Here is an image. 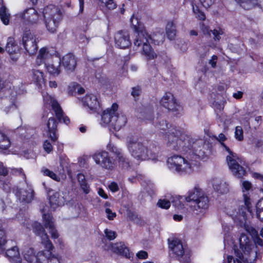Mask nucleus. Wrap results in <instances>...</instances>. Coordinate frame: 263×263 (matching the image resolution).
Listing matches in <instances>:
<instances>
[{
    "label": "nucleus",
    "instance_id": "79ce46f5",
    "mask_svg": "<svg viewBox=\"0 0 263 263\" xmlns=\"http://www.w3.org/2000/svg\"><path fill=\"white\" fill-rule=\"evenodd\" d=\"M41 171L44 174V175L48 176L57 181H60V177L59 176H58L53 172L49 170V169L43 167Z\"/></svg>",
    "mask_w": 263,
    "mask_h": 263
},
{
    "label": "nucleus",
    "instance_id": "1a4fd4ad",
    "mask_svg": "<svg viewBox=\"0 0 263 263\" xmlns=\"http://www.w3.org/2000/svg\"><path fill=\"white\" fill-rule=\"evenodd\" d=\"M226 139L224 134L221 133L218 135L217 140L221 142L226 150L229 153V155L227 157V161L229 167L234 176L237 178H241L246 175V171L245 169L239 164V160L236 157V155L233 153L229 147H228L223 142Z\"/></svg>",
    "mask_w": 263,
    "mask_h": 263
},
{
    "label": "nucleus",
    "instance_id": "f704fd0d",
    "mask_svg": "<svg viewBox=\"0 0 263 263\" xmlns=\"http://www.w3.org/2000/svg\"><path fill=\"white\" fill-rule=\"evenodd\" d=\"M32 78L37 84L41 85L45 83V79L43 72L37 69L32 70Z\"/></svg>",
    "mask_w": 263,
    "mask_h": 263
},
{
    "label": "nucleus",
    "instance_id": "4c0bfd02",
    "mask_svg": "<svg viewBox=\"0 0 263 263\" xmlns=\"http://www.w3.org/2000/svg\"><path fill=\"white\" fill-rule=\"evenodd\" d=\"M78 180L80 186L84 192L86 194L88 193L89 192V188L86 182L84 175L82 174H79L78 175Z\"/></svg>",
    "mask_w": 263,
    "mask_h": 263
},
{
    "label": "nucleus",
    "instance_id": "cd10ccee",
    "mask_svg": "<svg viewBox=\"0 0 263 263\" xmlns=\"http://www.w3.org/2000/svg\"><path fill=\"white\" fill-rule=\"evenodd\" d=\"M18 194L20 200L25 203L30 202L34 196L33 190L29 186H27L25 189H21L19 191Z\"/></svg>",
    "mask_w": 263,
    "mask_h": 263
},
{
    "label": "nucleus",
    "instance_id": "6ab92c4d",
    "mask_svg": "<svg viewBox=\"0 0 263 263\" xmlns=\"http://www.w3.org/2000/svg\"><path fill=\"white\" fill-rule=\"evenodd\" d=\"M116 45L121 48H126L131 45L129 34L126 31H119L115 35Z\"/></svg>",
    "mask_w": 263,
    "mask_h": 263
},
{
    "label": "nucleus",
    "instance_id": "4468645a",
    "mask_svg": "<svg viewBox=\"0 0 263 263\" xmlns=\"http://www.w3.org/2000/svg\"><path fill=\"white\" fill-rule=\"evenodd\" d=\"M43 97L45 104L51 105L59 122H63L66 124H68L70 120L67 117L64 116L62 109L58 102L47 93L43 92Z\"/></svg>",
    "mask_w": 263,
    "mask_h": 263
},
{
    "label": "nucleus",
    "instance_id": "2eb2a0df",
    "mask_svg": "<svg viewBox=\"0 0 263 263\" xmlns=\"http://www.w3.org/2000/svg\"><path fill=\"white\" fill-rule=\"evenodd\" d=\"M22 43L26 51L29 55L36 53L37 49L36 40L30 30H26L24 32Z\"/></svg>",
    "mask_w": 263,
    "mask_h": 263
},
{
    "label": "nucleus",
    "instance_id": "58836bf2",
    "mask_svg": "<svg viewBox=\"0 0 263 263\" xmlns=\"http://www.w3.org/2000/svg\"><path fill=\"white\" fill-rule=\"evenodd\" d=\"M127 217L129 220L137 224L142 225L144 223L143 220L137 214L131 211H127Z\"/></svg>",
    "mask_w": 263,
    "mask_h": 263
},
{
    "label": "nucleus",
    "instance_id": "b1692460",
    "mask_svg": "<svg viewBox=\"0 0 263 263\" xmlns=\"http://www.w3.org/2000/svg\"><path fill=\"white\" fill-rule=\"evenodd\" d=\"M61 62L65 70L68 72H72L74 70L77 66V59L73 54H66L63 57Z\"/></svg>",
    "mask_w": 263,
    "mask_h": 263
},
{
    "label": "nucleus",
    "instance_id": "f257e3e1",
    "mask_svg": "<svg viewBox=\"0 0 263 263\" xmlns=\"http://www.w3.org/2000/svg\"><path fill=\"white\" fill-rule=\"evenodd\" d=\"M201 153L192 154L186 157V159L180 156L175 155L169 157L167 163L168 167L172 171L179 173H191L194 168L198 165Z\"/></svg>",
    "mask_w": 263,
    "mask_h": 263
},
{
    "label": "nucleus",
    "instance_id": "ddd939ff",
    "mask_svg": "<svg viewBox=\"0 0 263 263\" xmlns=\"http://www.w3.org/2000/svg\"><path fill=\"white\" fill-rule=\"evenodd\" d=\"M92 157L96 163L103 169L112 171L116 167V160L106 151H98L92 155Z\"/></svg>",
    "mask_w": 263,
    "mask_h": 263
},
{
    "label": "nucleus",
    "instance_id": "bf43d9fd",
    "mask_svg": "<svg viewBox=\"0 0 263 263\" xmlns=\"http://www.w3.org/2000/svg\"><path fill=\"white\" fill-rule=\"evenodd\" d=\"M136 255L138 258L141 259H146L148 257V254L145 251H140L138 252Z\"/></svg>",
    "mask_w": 263,
    "mask_h": 263
},
{
    "label": "nucleus",
    "instance_id": "bb28decb",
    "mask_svg": "<svg viewBox=\"0 0 263 263\" xmlns=\"http://www.w3.org/2000/svg\"><path fill=\"white\" fill-rule=\"evenodd\" d=\"M57 125L58 122L53 117L50 118L47 123L48 135L52 141H55L58 139Z\"/></svg>",
    "mask_w": 263,
    "mask_h": 263
},
{
    "label": "nucleus",
    "instance_id": "72a5a7b5",
    "mask_svg": "<svg viewBox=\"0 0 263 263\" xmlns=\"http://www.w3.org/2000/svg\"><path fill=\"white\" fill-rule=\"evenodd\" d=\"M166 33L170 40L175 39L176 34V24L173 21L168 22L166 26Z\"/></svg>",
    "mask_w": 263,
    "mask_h": 263
},
{
    "label": "nucleus",
    "instance_id": "774afa93",
    "mask_svg": "<svg viewBox=\"0 0 263 263\" xmlns=\"http://www.w3.org/2000/svg\"><path fill=\"white\" fill-rule=\"evenodd\" d=\"M263 210V198L260 199L256 204V211Z\"/></svg>",
    "mask_w": 263,
    "mask_h": 263
},
{
    "label": "nucleus",
    "instance_id": "a18cd8bd",
    "mask_svg": "<svg viewBox=\"0 0 263 263\" xmlns=\"http://www.w3.org/2000/svg\"><path fill=\"white\" fill-rule=\"evenodd\" d=\"M107 148L110 152L114 154L116 156V158L122 154L121 150L112 143H109L107 146Z\"/></svg>",
    "mask_w": 263,
    "mask_h": 263
},
{
    "label": "nucleus",
    "instance_id": "20e7f679",
    "mask_svg": "<svg viewBox=\"0 0 263 263\" xmlns=\"http://www.w3.org/2000/svg\"><path fill=\"white\" fill-rule=\"evenodd\" d=\"M118 105L114 103L110 108L105 110L102 115V121L109 125L115 130H119L127 122V118L123 113L118 112Z\"/></svg>",
    "mask_w": 263,
    "mask_h": 263
},
{
    "label": "nucleus",
    "instance_id": "09e8293b",
    "mask_svg": "<svg viewBox=\"0 0 263 263\" xmlns=\"http://www.w3.org/2000/svg\"><path fill=\"white\" fill-rule=\"evenodd\" d=\"M157 205L161 208L167 209L171 206V202L165 199H161L158 201Z\"/></svg>",
    "mask_w": 263,
    "mask_h": 263
},
{
    "label": "nucleus",
    "instance_id": "c85d7f7f",
    "mask_svg": "<svg viewBox=\"0 0 263 263\" xmlns=\"http://www.w3.org/2000/svg\"><path fill=\"white\" fill-rule=\"evenodd\" d=\"M200 28L202 33L206 36L211 37L212 34L215 41H219L220 39V35L223 34V31L221 30H210L208 26L203 23L200 25Z\"/></svg>",
    "mask_w": 263,
    "mask_h": 263
},
{
    "label": "nucleus",
    "instance_id": "a878e982",
    "mask_svg": "<svg viewBox=\"0 0 263 263\" xmlns=\"http://www.w3.org/2000/svg\"><path fill=\"white\" fill-rule=\"evenodd\" d=\"M43 217L44 222V226L47 229H49V233L52 238L55 239L58 237V234L55 229L54 224L52 220V216L48 214H43Z\"/></svg>",
    "mask_w": 263,
    "mask_h": 263
},
{
    "label": "nucleus",
    "instance_id": "5fc2aeb1",
    "mask_svg": "<svg viewBox=\"0 0 263 263\" xmlns=\"http://www.w3.org/2000/svg\"><path fill=\"white\" fill-rule=\"evenodd\" d=\"M199 1L204 7L208 8L214 4L215 0H199Z\"/></svg>",
    "mask_w": 263,
    "mask_h": 263
},
{
    "label": "nucleus",
    "instance_id": "de8ad7c7",
    "mask_svg": "<svg viewBox=\"0 0 263 263\" xmlns=\"http://www.w3.org/2000/svg\"><path fill=\"white\" fill-rule=\"evenodd\" d=\"M254 242L256 246V248H258V251H263V240L258 236V235L254 237Z\"/></svg>",
    "mask_w": 263,
    "mask_h": 263
},
{
    "label": "nucleus",
    "instance_id": "0eeeda50",
    "mask_svg": "<svg viewBox=\"0 0 263 263\" xmlns=\"http://www.w3.org/2000/svg\"><path fill=\"white\" fill-rule=\"evenodd\" d=\"M155 41L154 36H151L145 31H141L137 32L134 45L141 50V54L147 60H153L157 58V54L150 45V43Z\"/></svg>",
    "mask_w": 263,
    "mask_h": 263
},
{
    "label": "nucleus",
    "instance_id": "4d7b16f0",
    "mask_svg": "<svg viewBox=\"0 0 263 263\" xmlns=\"http://www.w3.org/2000/svg\"><path fill=\"white\" fill-rule=\"evenodd\" d=\"M130 23L135 29L137 30L139 25V21L137 17H135L134 15L130 18Z\"/></svg>",
    "mask_w": 263,
    "mask_h": 263
},
{
    "label": "nucleus",
    "instance_id": "e433bc0d",
    "mask_svg": "<svg viewBox=\"0 0 263 263\" xmlns=\"http://www.w3.org/2000/svg\"><path fill=\"white\" fill-rule=\"evenodd\" d=\"M40 237L41 238V242L46 249L45 250H52L54 247L49 240L47 233L43 234V235H41Z\"/></svg>",
    "mask_w": 263,
    "mask_h": 263
},
{
    "label": "nucleus",
    "instance_id": "a211bd4d",
    "mask_svg": "<svg viewBox=\"0 0 263 263\" xmlns=\"http://www.w3.org/2000/svg\"><path fill=\"white\" fill-rule=\"evenodd\" d=\"M161 105L170 111H179L180 106L176 103L174 96L170 92L165 93L160 101Z\"/></svg>",
    "mask_w": 263,
    "mask_h": 263
},
{
    "label": "nucleus",
    "instance_id": "f3484780",
    "mask_svg": "<svg viewBox=\"0 0 263 263\" xmlns=\"http://www.w3.org/2000/svg\"><path fill=\"white\" fill-rule=\"evenodd\" d=\"M54 56H59L58 53L53 49H48L46 48H42L40 51L36 59V62L39 65L43 63L46 65L53 61Z\"/></svg>",
    "mask_w": 263,
    "mask_h": 263
},
{
    "label": "nucleus",
    "instance_id": "13d9d810",
    "mask_svg": "<svg viewBox=\"0 0 263 263\" xmlns=\"http://www.w3.org/2000/svg\"><path fill=\"white\" fill-rule=\"evenodd\" d=\"M43 147L45 151L48 153H50L52 150V146L48 140H46L44 142Z\"/></svg>",
    "mask_w": 263,
    "mask_h": 263
},
{
    "label": "nucleus",
    "instance_id": "052dcab7",
    "mask_svg": "<svg viewBox=\"0 0 263 263\" xmlns=\"http://www.w3.org/2000/svg\"><path fill=\"white\" fill-rule=\"evenodd\" d=\"M238 258L236 259V260H235L233 256H228L227 257V262L228 263H241V261L244 262L242 259H240L238 257H237Z\"/></svg>",
    "mask_w": 263,
    "mask_h": 263
},
{
    "label": "nucleus",
    "instance_id": "5701e85b",
    "mask_svg": "<svg viewBox=\"0 0 263 263\" xmlns=\"http://www.w3.org/2000/svg\"><path fill=\"white\" fill-rule=\"evenodd\" d=\"M61 59L60 56H54L53 61L46 65L48 72L54 76H58L61 71Z\"/></svg>",
    "mask_w": 263,
    "mask_h": 263
},
{
    "label": "nucleus",
    "instance_id": "0e129e2a",
    "mask_svg": "<svg viewBox=\"0 0 263 263\" xmlns=\"http://www.w3.org/2000/svg\"><path fill=\"white\" fill-rule=\"evenodd\" d=\"M109 189L112 192H116L119 190V187L117 183L112 182L108 186Z\"/></svg>",
    "mask_w": 263,
    "mask_h": 263
},
{
    "label": "nucleus",
    "instance_id": "9b49d317",
    "mask_svg": "<svg viewBox=\"0 0 263 263\" xmlns=\"http://www.w3.org/2000/svg\"><path fill=\"white\" fill-rule=\"evenodd\" d=\"M127 147L132 156L138 160H145L149 158L150 152L142 142L134 138H130Z\"/></svg>",
    "mask_w": 263,
    "mask_h": 263
},
{
    "label": "nucleus",
    "instance_id": "412c9836",
    "mask_svg": "<svg viewBox=\"0 0 263 263\" xmlns=\"http://www.w3.org/2000/svg\"><path fill=\"white\" fill-rule=\"evenodd\" d=\"M109 249L113 253L126 258L130 257L129 249L124 242H119L110 243Z\"/></svg>",
    "mask_w": 263,
    "mask_h": 263
},
{
    "label": "nucleus",
    "instance_id": "473e14b6",
    "mask_svg": "<svg viewBox=\"0 0 263 263\" xmlns=\"http://www.w3.org/2000/svg\"><path fill=\"white\" fill-rule=\"evenodd\" d=\"M6 51L10 55L16 54L19 51V47L13 37H9L6 46Z\"/></svg>",
    "mask_w": 263,
    "mask_h": 263
},
{
    "label": "nucleus",
    "instance_id": "8fccbe9b",
    "mask_svg": "<svg viewBox=\"0 0 263 263\" xmlns=\"http://www.w3.org/2000/svg\"><path fill=\"white\" fill-rule=\"evenodd\" d=\"M235 137L237 140L239 141H242L243 140V130L241 126H237L236 127L235 132Z\"/></svg>",
    "mask_w": 263,
    "mask_h": 263
},
{
    "label": "nucleus",
    "instance_id": "f03ea898",
    "mask_svg": "<svg viewBox=\"0 0 263 263\" xmlns=\"http://www.w3.org/2000/svg\"><path fill=\"white\" fill-rule=\"evenodd\" d=\"M185 200L190 203V207L195 214L203 213L209 206L208 197L197 186L189 191Z\"/></svg>",
    "mask_w": 263,
    "mask_h": 263
},
{
    "label": "nucleus",
    "instance_id": "2f4dec72",
    "mask_svg": "<svg viewBox=\"0 0 263 263\" xmlns=\"http://www.w3.org/2000/svg\"><path fill=\"white\" fill-rule=\"evenodd\" d=\"M244 9L250 10L257 6H259V3L263 0H235Z\"/></svg>",
    "mask_w": 263,
    "mask_h": 263
},
{
    "label": "nucleus",
    "instance_id": "4be33fe9",
    "mask_svg": "<svg viewBox=\"0 0 263 263\" xmlns=\"http://www.w3.org/2000/svg\"><path fill=\"white\" fill-rule=\"evenodd\" d=\"M168 241L169 248L172 253L178 258V259L183 258L186 254H184V249L181 241L178 239H173L171 241L169 239Z\"/></svg>",
    "mask_w": 263,
    "mask_h": 263
},
{
    "label": "nucleus",
    "instance_id": "9d476101",
    "mask_svg": "<svg viewBox=\"0 0 263 263\" xmlns=\"http://www.w3.org/2000/svg\"><path fill=\"white\" fill-rule=\"evenodd\" d=\"M165 138L167 147L174 151H178L181 147L185 146L186 141H188V137L176 128L168 130Z\"/></svg>",
    "mask_w": 263,
    "mask_h": 263
},
{
    "label": "nucleus",
    "instance_id": "aec40b11",
    "mask_svg": "<svg viewBox=\"0 0 263 263\" xmlns=\"http://www.w3.org/2000/svg\"><path fill=\"white\" fill-rule=\"evenodd\" d=\"M49 203L51 208L55 210L58 207L64 205L67 200L63 193L55 192L49 195Z\"/></svg>",
    "mask_w": 263,
    "mask_h": 263
},
{
    "label": "nucleus",
    "instance_id": "c03bdc74",
    "mask_svg": "<svg viewBox=\"0 0 263 263\" xmlns=\"http://www.w3.org/2000/svg\"><path fill=\"white\" fill-rule=\"evenodd\" d=\"M33 232L36 235L39 236H40L41 235H43V234L46 233L44 228L40 223H35L34 224Z\"/></svg>",
    "mask_w": 263,
    "mask_h": 263
},
{
    "label": "nucleus",
    "instance_id": "e2e57ef3",
    "mask_svg": "<svg viewBox=\"0 0 263 263\" xmlns=\"http://www.w3.org/2000/svg\"><path fill=\"white\" fill-rule=\"evenodd\" d=\"M141 89L139 86H136L133 88L132 91V95L134 97H138L140 95Z\"/></svg>",
    "mask_w": 263,
    "mask_h": 263
},
{
    "label": "nucleus",
    "instance_id": "603ef678",
    "mask_svg": "<svg viewBox=\"0 0 263 263\" xmlns=\"http://www.w3.org/2000/svg\"><path fill=\"white\" fill-rule=\"evenodd\" d=\"M7 242V238L5 231L0 229V248L3 247Z\"/></svg>",
    "mask_w": 263,
    "mask_h": 263
},
{
    "label": "nucleus",
    "instance_id": "3c124183",
    "mask_svg": "<svg viewBox=\"0 0 263 263\" xmlns=\"http://www.w3.org/2000/svg\"><path fill=\"white\" fill-rule=\"evenodd\" d=\"M104 233L105 234L106 237L109 240H113L115 239L117 237V234L116 232L108 229L105 230Z\"/></svg>",
    "mask_w": 263,
    "mask_h": 263
},
{
    "label": "nucleus",
    "instance_id": "864d4df0",
    "mask_svg": "<svg viewBox=\"0 0 263 263\" xmlns=\"http://www.w3.org/2000/svg\"><path fill=\"white\" fill-rule=\"evenodd\" d=\"M245 229L253 238L258 235V232L251 226H245Z\"/></svg>",
    "mask_w": 263,
    "mask_h": 263
},
{
    "label": "nucleus",
    "instance_id": "37998d69",
    "mask_svg": "<svg viewBox=\"0 0 263 263\" xmlns=\"http://www.w3.org/2000/svg\"><path fill=\"white\" fill-rule=\"evenodd\" d=\"M118 160L119 165L123 168H127L129 166L128 159L125 157L122 153L116 158Z\"/></svg>",
    "mask_w": 263,
    "mask_h": 263
},
{
    "label": "nucleus",
    "instance_id": "f8f14e48",
    "mask_svg": "<svg viewBox=\"0 0 263 263\" xmlns=\"http://www.w3.org/2000/svg\"><path fill=\"white\" fill-rule=\"evenodd\" d=\"M252 187L251 183L247 181H244L242 182V190L243 192V197L244 200V205H241V208L236 212V214L233 213V216L240 221L245 219L246 217V211L251 213L250 207V199L249 195V191Z\"/></svg>",
    "mask_w": 263,
    "mask_h": 263
},
{
    "label": "nucleus",
    "instance_id": "ea45409f",
    "mask_svg": "<svg viewBox=\"0 0 263 263\" xmlns=\"http://www.w3.org/2000/svg\"><path fill=\"white\" fill-rule=\"evenodd\" d=\"M4 87H5L4 86ZM4 88H5V93L6 95H7V97H8L11 100V102H12V105H15L14 104V102H15V100L16 99V96H17V93H16V91L14 88V87H13L12 88H11V86H9V88H5V87H4Z\"/></svg>",
    "mask_w": 263,
    "mask_h": 263
},
{
    "label": "nucleus",
    "instance_id": "dca6fc26",
    "mask_svg": "<svg viewBox=\"0 0 263 263\" xmlns=\"http://www.w3.org/2000/svg\"><path fill=\"white\" fill-rule=\"evenodd\" d=\"M20 16L24 22L28 25L37 24L40 18V15L37 11L33 8L25 10L23 12L20 14Z\"/></svg>",
    "mask_w": 263,
    "mask_h": 263
},
{
    "label": "nucleus",
    "instance_id": "7c9ffc66",
    "mask_svg": "<svg viewBox=\"0 0 263 263\" xmlns=\"http://www.w3.org/2000/svg\"><path fill=\"white\" fill-rule=\"evenodd\" d=\"M213 187L217 193L222 194L228 192V184L223 180L215 179L213 180Z\"/></svg>",
    "mask_w": 263,
    "mask_h": 263
},
{
    "label": "nucleus",
    "instance_id": "6e6d98bb",
    "mask_svg": "<svg viewBox=\"0 0 263 263\" xmlns=\"http://www.w3.org/2000/svg\"><path fill=\"white\" fill-rule=\"evenodd\" d=\"M157 128L161 130H166L167 128V123L166 121L162 120L157 125Z\"/></svg>",
    "mask_w": 263,
    "mask_h": 263
},
{
    "label": "nucleus",
    "instance_id": "423d86ee",
    "mask_svg": "<svg viewBox=\"0 0 263 263\" xmlns=\"http://www.w3.org/2000/svg\"><path fill=\"white\" fill-rule=\"evenodd\" d=\"M51 251L44 250L35 253L33 249L26 248L24 250V256L30 263H61L60 257L52 254Z\"/></svg>",
    "mask_w": 263,
    "mask_h": 263
},
{
    "label": "nucleus",
    "instance_id": "39448f33",
    "mask_svg": "<svg viewBox=\"0 0 263 263\" xmlns=\"http://www.w3.org/2000/svg\"><path fill=\"white\" fill-rule=\"evenodd\" d=\"M240 248L234 249L236 257L242 259L244 262L253 263L258 257L260 253L250 243L249 238L244 233H241L239 238Z\"/></svg>",
    "mask_w": 263,
    "mask_h": 263
},
{
    "label": "nucleus",
    "instance_id": "69168bd1",
    "mask_svg": "<svg viewBox=\"0 0 263 263\" xmlns=\"http://www.w3.org/2000/svg\"><path fill=\"white\" fill-rule=\"evenodd\" d=\"M8 174L7 168L5 167L3 163L0 162V175L6 176Z\"/></svg>",
    "mask_w": 263,
    "mask_h": 263
},
{
    "label": "nucleus",
    "instance_id": "680f3d73",
    "mask_svg": "<svg viewBox=\"0 0 263 263\" xmlns=\"http://www.w3.org/2000/svg\"><path fill=\"white\" fill-rule=\"evenodd\" d=\"M105 212L107 215V218L109 220H112L116 216V214L114 212H112L110 209H106Z\"/></svg>",
    "mask_w": 263,
    "mask_h": 263
},
{
    "label": "nucleus",
    "instance_id": "c9c22d12",
    "mask_svg": "<svg viewBox=\"0 0 263 263\" xmlns=\"http://www.w3.org/2000/svg\"><path fill=\"white\" fill-rule=\"evenodd\" d=\"M11 145L9 138L4 133L0 132V149H7Z\"/></svg>",
    "mask_w": 263,
    "mask_h": 263
},
{
    "label": "nucleus",
    "instance_id": "49530a36",
    "mask_svg": "<svg viewBox=\"0 0 263 263\" xmlns=\"http://www.w3.org/2000/svg\"><path fill=\"white\" fill-rule=\"evenodd\" d=\"M99 1L109 10H113L117 7V4L114 0H99Z\"/></svg>",
    "mask_w": 263,
    "mask_h": 263
},
{
    "label": "nucleus",
    "instance_id": "a19ab883",
    "mask_svg": "<svg viewBox=\"0 0 263 263\" xmlns=\"http://www.w3.org/2000/svg\"><path fill=\"white\" fill-rule=\"evenodd\" d=\"M0 17L5 25H8L9 23L10 14L7 12L5 7H2L0 9Z\"/></svg>",
    "mask_w": 263,
    "mask_h": 263
},
{
    "label": "nucleus",
    "instance_id": "393cba45",
    "mask_svg": "<svg viewBox=\"0 0 263 263\" xmlns=\"http://www.w3.org/2000/svg\"><path fill=\"white\" fill-rule=\"evenodd\" d=\"M82 102L84 106H87L90 110L96 111L99 107V102L97 96L93 94H87L82 99Z\"/></svg>",
    "mask_w": 263,
    "mask_h": 263
},
{
    "label": "nucleus",
    "instance_id": "6e6552de",
    "mask_svg": "<svg viewBox=\"0 0 263 263\" xmlns=\"http://www.w3.org/2000/svg\"><path fill=\"white\" fill-rule=\"evenodd\" d=\"M43 13L47 30L55 33L62 17L60 9L55 6L49 5L44 9Z\"/></svg>",
    "mask_w": 263,
    "mask_h": 263
},
{
    "label": "nucleus",
    "instance_id": "7ed1b4c3",
    "mask_svg": "<svg viewBox=\"0 0 263 263\" xmlns=\"http://www.w3.org/2000/svg\"><path fill=\"white\" fill-rule=\"evenodd\" d=\"M185 200L190 203V207L195 214L203 213L209 206L208 197L197 186L189 191Z\"/></svg>",
    "mask_w": 263,
    "mask_h": 263
},
{
    "label": "nucleus",
    "instance_id": "c756f323",
    "mask_svg": "<svg viewBox=\"0 0 263 263\" xmlns=\"http://www.w3.org/2000/svg\"><path fill=\"white\" fill-rule=\"evenodd\" d=\"M6 255L10 261L12 263L22 262V259L17 247H13L10 249H8L6 252Z\"/></svg>",
    "mask_w": 263,
    "mask_h": 263
},
{
    "label": "nucleus",
    "instance_id": "338daca9",
    "mask_svg": "<svg viewBox=\"0 0 263 263\" xmlns=\"http://www.w3.org/2000/svg\"><path fill=\"white\" fill-rule=\"evenodd\" d=\"M217 60V57L216 55H213L212 59L209 61V64L211 65L212 67L214 68L216 67V63Z\"/></svg>",
    "mask_w": 263,
    "mask_h": 263
}]
</instances>
